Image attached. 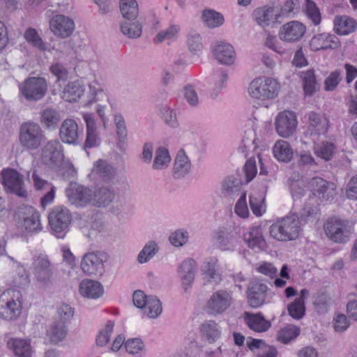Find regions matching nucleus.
I'll return each instance as SVG.
<instances>
[{
    "instance_id": "obj_1",
    "label": "nucleus",
    "mask_w": 357,
    "mask_h": 357,
    "mask_svg": "<svg viewBox=\"0 0 357 357\" xmlns=\"http://www.w3.org/2000/svg\"><path fill=\"white\" fill-rule=\"evenodd\" d=\"M300 220L296 214L281 218L269 228L270 235L280 241H292L298 238L301 231Z\"/></svg>"
},
{
    "instance_id": "obj_2",
    "label": "nucleus",
    "mask_w": 357,
    "mask_h": 357,
    "mask_svg": "<svg viewBox=\"0 0 357 357\" xmlns=\"http://www.w3.org/2000/svg\"><path fill=\"white\" fill-rule=\"evenodd\" d=\"M22 295L19 290L8 289L0 295V318L17 319L22 313Z\"/></svg>"
},
{
    "instance_id": "obj_3",
    "label": "nucleus",
    "mask_w": 357,
    "mask_h": 357,
    "mask_svg": "<svg viewBox=\"0 0 357 357\" xmlns=\"http://www.w3.org/2000/svg\"><path fill=\"white\" fill-rule=\"evenodd\" d=\"M45 139V132L37 123L28 121L20 126L19 142L23 149L28 151L37 150Z\"/></svg>"
},
{
    "instance_id": "obj_4",
    "label": "nucleus",
    "mask_w": 357,
    "mask_h": 357,
    "mask_svg": "<svg viewBox=\"0 0 357 357\" xmlns=\"http://www.w3.org/2000/svg\"><path fill=\"white\" fill-rule=\"evenodd\" d=\"M278 82L270 77H260L252 80L248 87L250 96L255 100L264 101L275 98L279 92Z\"/></svg>"
},
{
    "instance_id": "obj_5",
    "label": "nucleus",
    "mask_w": 357,
    "mask_h": 357,
    "mask_svg": "<svg viewBox=\"0 0 357 357\" xmlns=\"http://www.w3.org/2000/svg\"><path fill=\"white\" fill-rule=\"evenodd\" d=\"M32 272L40 287H49L53 280L54 266L46 255L39 254L33 257Z\"/></svg>"
},
{
    "instance_id": "obj_6",
    "label": "nucleus",
    "mask_w": 357,
    "mask_h": 357,
    "mask_svg": "<svg viewBox=\"0 0 357 357\" xmlns=\"http://www.w3.org/2000/svg\"><path fill=\"white\" fill-rule=\"evenodd\" d=\"M48 220L52 234L56 238H62L68 230L72 215L67 207L56 206L49 213Z\"/></svg>"
},
{
    "instance_id": "obj_7",
    "label": "nucleus",
    "mask_w": 357,
    "mask_h": 357,
    "mask_svg": "<svg viewBox=\"0 0 357 357\" xmlns=\"http://www.w3.org/2000/svg\"><path fill=\"white\" fill-rule=\"evenodd\" d=\"M326 236L335 243H345L349 241L352 234L349 222L337 217L326 220L324 225Z\"/></svg>"
},
{
    "instance_id": "obj_8",
    "label": "nucleus",
    "mask_w": 357,
    "mask_h": 357,
    "mask_svg": "<svg viewBox=\"0 0 357 357\" xmlns=\"http://www.w3.org/2000/svg\"><path fill=\"white\" fill-rule=\"evenodd\" d=\"M20 91L24 98L29 101L41 100L47 91V83L41 77H30L19 85Z\"/></svg>"
},
{
    "instance_id": "obj_9",
    "label": "nucleus",
    "mask_w": 357,
    "mask_h": 357,
    "mask_svg": "<svg viewBox=\"0 0 357 357\" xmlns=\"http://www.w3.org/2000/svg\"><path fill=\"white\" fill-rule=\"evenodd\" d=\"M108 255L103 251H91L82 257L80 267L82 271L89 275L102 274L104 264L108 260Z\"/></svg>"
},
{
    "instance_id": "obj_10",
    "label": "nucleus",
    "mask_w": 357,
    "mask_h": 357,
    "mask_svg": "<svg viewBox=\"0 0 357 357\" xmlns=\"http://www.w3.org/2000/svg\"><path fill=\"white\" fill-rule=\"evenodd\" d=\"M63 158V146L58 139L48 141L41 149V162L49 168L59 167Z\"/></svg>"
},
{
    "instance_id": "obj_11",
    "label": "nucleus",
    "mask_w": 357,
    "mask_h": 357,
    "mask_svg": "<svg viewBox=\"0 0 357 357\" xmlns=\"http://www.w3.org/2000/svg\"><path fill=\"white\" fill-rule=\"evenodd\" d=\"M308 126L305 135L313 143L319 141L321 137H326L329 120L324 116L314 112H310L308 114Z\"/></svg>"
},
{
    "instance_id": "obj_12",
    "label": "nucleus",
    "mask_w": 357,
    "mask_h": 357,
    "mask_svg": "<svg viewBox=\"0 0 357 357\" xmlns=\"http://www.w3.org/2000/svg\"><path fill=\"white\" fill-rule=\"evenodd\" d=\"M2 185L6 192L15 194L20 197H26V190L24 189L23 175L17 170L8 168L1 172Z\"/></svg>"
},
{
    "instance_id": "obj_13",
    "label": "nucleus",
    "mask_w": 357,
    "mask_h": 357,
    "mask_svg": "<svg viewBox=\"0 0 357 357\" xmlns=\"http://www.w3.org/2000/svg\"><path fill=\"white\" fill-rule=\"evenodd\" d=\"M18 215L22 220V227L28 233H38L43 229L40 223V215L36 208L31 206L19 208Z\"/></svg>"
},
{
    "instance_id": "obj_14",
    "label": "nucleus",
    "mask_w": 357,
    "mask_h": 357,
    "mask_svg": "<svg viewBox=\"0 0 357 357\" xmlns=\"http://www.w3.org/2000/svg\"><path fill=\"white\" fill-rule=\"evenodd\" d=\"M66 194L70 203L77 207L92 205V190L87 187L71 184L66 189Z\"/></svg>"
},
{
    "instance_id": "obj_15",
    "label": "nucleus",
    "mask_w": 357,
    "mask_h": 357,
    "mask_svg": "<svg viewBox=\"0 0 357 357\" xmlns=\"http://www.w3.org/2000/svg\"><path fill=\"white\" fill-rule=\"evenodd\" d=\"M310 188L313 197H317L323 201L332 200L336 195L335 185L332 182H328L321 177L312 178L310 183Z\"/></svg>"
},
{
    "instance_id": "obj_16",
    "label": "nucleus",
    "mask_w": 357,
    "mask_h": 357,
    "mask_svg": "<svg viewBox=\"0 0 357 357\" xmlns=\"http://www.w3.org/2000/svg\"><path fill=\"white\" fill-rule=\"evenodd\" d=\"M306 32L305 26L301 22L294 20L283 24L278 33L280 39L286 43L300 40Z\"/></svg>"
},
{
    "instance_id": "obj_17",
    "label": "nucleus",
    "mask_w": 357,
    "mask_h": 357,
    "mask_svg": "<svg viewBox=\"0 0 357 357\" xmlns=\"http://www.w3.org/2000/svg\"><path fill=\"white\" fill-rule=\"evenodd\" d=\"M50 29L56 36L65 38L73 33L75 23L69 17L56 15L50 20Z\"/></svg>"
},
{
    "instance_id": "obj_18",
    "label": "nucleus",
    "mask_w": 357,
    "mask_h": 357,
    "mask_svg": "<svg viewBox=\"0 0 357 357\" xmlns=\"http://www.w3.org/2000/svg\"><path fill=\"white\" fill-rule=\"evenodd\" d=\"M268 291L267 286L257 280L252 281L247 289L248 305L252 308H258L264 303Z\"/></svg>"
},
{
    "instance_id": "obj_19",
    "label": "nucleus",
    "mask_w": 357,
    "mask_h": 357,
    "mask_svg": "<svg viewBox=\"0 0 357 357\" xmlns=\"http://www.w3.org/2000/svg\"><path fill=\"white\" fill-rule=\"evenodd\" d=\"M297 126V119L294 113L289 111L280 112L275 120V128L278 133L283 137L291 135Z\"/></svg>"
},
{
    "instance_id": "obj_20",
    "label": "nucleus",
    "mask_w": 357,
    "mask_h": 357,
    "mask_svg": "<svg viewBox=\"0 0 357 357\" xmlns=\"http://www.w3.org/2000/svg\"><path fill=\"white\" fill-rule=\"evenodd\" d=\"M231 294L225 290L214 292L207 303V307L213 314L223 313L231 303Z\"/></svg>"
},
{
    "instance_id": "obj_21",
    "label": "nucleus",
    "mask_w": 357,
    "mask_h": 357,
    "mask_svg": "<svg viewBox=\"0 0 357 357\" xmlns=\"http://www.w3.org/2000/svg\"><path fill=\"white\" fill-rule=\"evenodd\" d=\"M196 271V261L192 259H186L179 265L177 273L181 279L182 287L185 292L192 287Z\"/></svg>"
},
{
    "instance_id": "obj_22",
    "label": "nucleus",
    "mask_w": 357,
    "mask_h": 357,
    "mask_svg": "<svg viewBox=\"0 0 357 357\" xmlns=\"http://www.w3.org/2000/svg\"><path fill=\"white\" fill-rule=\"evenodd\" d=\"M236 231L234 227L229 225L218 229L214 236V241L222 250L233 249L236 240Z\"/></svg>"
},
{
    "instance_id": "obj_23",
    "label": "nucleus",
    "mask_w": 357,
    "mask_h": 357,
    "mask_svg": "<svg viewBox=\"0 0 357 357\" xmlns=\"http://www.w3.org/2000/svg\"><path fill=\"white\" fill-rule=\"evenodd\" d=\"M310 45L313 51L335 49L340 45L337 37L328 33L317 34L312 37Z\"/></svg>"
},
{
    "instance_id": "obj_24",
    "label": "nucleus",
    "mask_w": 357,
    "mask_h": 357,
    "mask_svg": "<svg viewBox=\"0 0 357 357\" xmlns=\"http://www.w3.org/2000/svg\"><path fill=\"white\" fill-rule=\"evenodd\" d=\"M59 137L66 144H76L79 138L78 126L72 119H65L60 126Z\"/></svg>"
},
{
    "instance_id": "obj_25",
    "label": "nucleus",
    "mask_w": 357,
    "mask_h": 357,
    "mask_svg": "<svg viewBox=\"0 0 357 357\" xmlns=\"http://www.w3.org/2000/svg\"><path fill=\"white\" fill-rule=\"evenodd\" d=\"M7 346L15 357H32L33 349L29 338L12 337L8 340Z\"/></svg>"
},
{
    "instance_id": "obj_26",
    "label": "nucleus",
    "mask_w": 357,
    "mask_h": 357,
    "mask_svg": "<svg viewBox=\"0 0 357 357\" xmlns=\"http://www.w3.org/2000/svg\"><path fill=\"white\" fill-rule=\"evenodd\" d=\"M243 317L249 328L258 333L266 332L271 326V321L266 319L260 312L251 313L245 312Z\"/></svg>"
},
{
    "instance_id": "obj_27",
    "label": "nucleus",
    "mask_w": 357,
    "mask_h": 357,
    "mask_svg": "<svg viewBox=\"0 0 357 357\" xmlns=\"http://www.w3.org/2000/svg\"><path fill=\"white\" fill-rule=\"evenodd\" d=\"M115 197L114 190L109 185H103L92 190V205L98 208L110 204Z\"/></svg>"
},
{
    "instance_id": "obj_28",
    "label": "nucleus",
    "mask_w": 357,
    "mask_h": 357,
    "mask_svg": "<svg viewBox=\"0 0 357 357\" xmlns=\"http://www.w3.org/2000/svg\"><path fill=\"white\" fill-rule=\"evenodd\" d=\"M213 53L215 59L222 64L231 65L235 59V51L229 43H220L213 48Z\"/></svg>"
},
{
    "instance_id": "obj_29",
    "label": "nucleus",
    "mask_w": 357,
    "mask_h": 357,
    "mask_svg": "<svg viewBox=\"0 0 357 357\" xmlns=\"http://www.w3.org/2000/svg\"><path fill=\"white\" fill-rule=\"evenodd\" d=\"M79 292L84 297L96 299L102 296L104 289L98 281L85 279L79 284Z\"/></svg>"
},
{
    "instance_id": "obj_30",
    "label": "nucleus",
    "mask_w": 357,
    "mask_h": 357,
    "mask_svg": "<svg viewBox=\"0 0 357 357\" xmlns=\"http://www.w3.org/2000/svg\"><path fill=\"white\" fill-rule=\"evenodd\" d=\"M83 117L86 126V137L84 147L91 149L98 146L100 139L97 132L95 120L90 114H85Z\"/></svg>"
},
{
    "instance_id": "obj_31",
    "label": "nucleus",
    "mask_w": 357,
    "mask_h": 357,
    "mask_svg": "<svg viewBox=\"0 0 357 357\" xmlns=\"http://www.w3.org/2000/svg\"><path fill=\"white\" fill-rule=\"evenodd\" d=\"M191 163L183 149H180L175 158L174 165V176L181 178L186 176L190 171Z\"/></svg>"
},
{
    "instance_id": "obj_32",
    "label": "nucleus",
    "mask_w": 357,
    "mask_h": 357,
    "mask_svg": "<svg viewBox=\"0 0 357 357\" xmlns=\"http://www.w3.org/2000/svg\"><path fill=\"white\" fill-rule=\"evenodd\" d=\"M61 120L60 113L56 109L47 107L40 113V123L46 130H56Z\"/></svg>"
},
{
    "instance_id": "obj_33",
    "label": "nucleus",
    "mask_w": 357,
    "mask_h": 357,
    "mask_svg": "<svg viewBox=\"0 0 357 357\" xmlns=\"http://www.w3.org/2000/svg\"><path fill=\"white\" fill-rule=\"evenodd\" d=\"M304 93L306 96H312L319 89V84L317 81L314 70H308L300 73Z\"/></svg>"
},
{
    "instance_id": "obj_34",
    "label": "nucleus",
    "mask_w": 357,
    "mask_h": 357,
    "mask_svg": "<svg viewBox=\"0 0 357 357\" xmlns=\"http://www.w3.org/2000/svg\"><path fill=\"white\" fill-rule=\"evenodd\" d=\"M243 239L248 247L252 249L260 250L265 245V240L260 227H251L249 231L244 234Z\"/></svg>"
},
{
    "instance_id": "obj_35",
    "label": "nucleus",
    "mask_w": 357,
    "mask_h": 357,
    "mask_svg": "<svg viewBox=\"0 0 357 357\" xmlns=\"http://www.w3.org/2000/svg\"><path fill=\"white\" fill-rule=\"evenodd\" d=\"M319 208L315 197H310L300 211L299 220L305 223L313 222L319 216Z\"/></svg>"
},
{
    "instance_id": "obj_36",
    "label": "nucleus",
    "mask_w": 357,
    "mask_h": 357,
    "mask_svg": "<svg viewBox=\"0 0 357 357\" xmlns=\"http://www.w3.org/2000/svg\"><path fill=\"white\" fill-rule=\"evenodd\" d=\"M91 174L109 181L114 178L115 169L107 161L100 159L94 163Z\"/></svg>"
},
{
    "instance_id": "obj_37",
    "label": "nucleus",
    "mask_w": 357,
    "mask_h": 357,
    "mask_svg": "<svg viewBox=\"0 0 357 357\" xmlns=\"http://www.w3.org/2000/svg\"><path fill=\"white\" fill-rule=\"evenodd\" d=\"M356 28V21L347 16H337L334 20V30L338 35H348Z\"/></svg>"
},
{
    "instance_id": "obj_38",
    "label": "nucleus",
    "mask_w": 357,
    "mask_h": 357,
    "mask_svg": "<svg viewBox=\"0 0 357 357\" xmlns=\"http://www.w3.org/2000/svg\"><path fill=\"white\" fill-rule=\"evenodd\" d=\"M84 91V86L79 82H71L64 87L61 97L66 101L75 102L80 98Z\"/></svg>"
},
{
    "instance_id": "obj_39",
    "label": "nucleus",
    "mask_w": 357,
    "mask_h": 357,
    "mask_svg": "<svg viewBox=\"0 0 357 357\" xmlns=\"http://www.w3.org/2000/svg\"><path fill=\"white\" fill-rule=\"evenodd\" d=\"M313 150L317 157L325 161H329L334 156L336 147L335 144L331 142L322 141L321 143H318V142L314 143Z\"/></svg>"
},
{
    "instance_id": "obj_40",
    "label": "nucleus",
    "mask_w": 357,
    "mask_h": 357,
    "mask_svg": "<svg viewBox=\"0 0 357 357\" xmlns=\"http://www.w3.org/2000/svg\"><path fill=\"white\" fill-rule=\"evenodd\" d=\"M274 156L282 162H289L293 157V150L289 144L284 140H278L273 149Z\"/></svg>"
},
{
    "instance_id": "obj_41",
    "label": "nucleus",
    "mask_w": 357,
    "mask_h": 357,
    "mask_svg": "<svg viewBox=\"0 0 357 357\" xmlns=\"http://www.w3.org/2000/svg\"><path fill=\"white\" fill-rule=\"evenodd\" d=\"M200 331L210 343L215 342L221 333L218 324L213 320L204 321L200 326Z\"/></svg>"
},
{
    "instance_id": "obj_42",
    "label": "nucleus",
    "mask_w": 357,
    "mask_h": 357,
    "mask_svg": "<svg viewBox=\"0 0 357 357\" xmlns=\"http://www.w3.org/2000/svg\"><path fill=\"white\" fill-rule=\"evenodd\" d=\"M120 11L123 20H136L139 13L137 2L136 0H121Z\"/></svg>"
},
{
    "instance_id": "obj_43",
    "label": "nucleus",
    "mask_w": 357,
    "mask_h": 357,
    "mask_svg": "<svg viewBox=\"0 0 357 357\" xmlns=\"http://www.w3.org/2000/svg\"><path fill=\"white\" fill-rule=\"evenodd\" d=\"M142 24L136 20H123L121 24V32L130 38H139L142 34Z\"/></svg>"
},
{
    "instance_id": "obj_44",
    "label": "nucleus",
    "mask_w": 357,
    "mask_h": 357,
    "mask_svg": "<svg viewBox=\"0 0 357 357\" xmlns=\"http://www.w3.org/2000/svg\"><path fill=\"white\" fill-rule=\"evenodd\" d=\"M171 161L168 150L160 146L155 151V156L153 160L152 167L155 170H162L166 169Z\"/></svg>"
},
{
    "instance_id": "obj_45",
    "label": "nucleus",
    "mask_w": 357,
    "mask_h": 357,
    "mask_svg": "<svg viewBox=\"0 0 357 357\" xmlns=\"http://www.w3.org/2000/svg\"><path fill=\"white\" fill-rule=\"evenodd\" d=\"M67 334L66 324L61 321L54 322L47 332V335L52 343H58L63 340Z\"/></svg>"
},
{
    "instance_id": "obj_46",
    "label": "nucleus",
    "mask_w": 357,
    "mask_h": 357,
    "mask_svg": "<svg viewBox=\"0 0 357 357\" xmlns=\"http://www.w3.org/2000/svg\"><path fill=\"white\" fill-rule=\"evenodd\" d=\"M202 18L203 22L209 28H216L224 23L223 15L213 10H204L202 12Z\"/></svg>"
},
{
    "instance_id": "obj_47",
    "label": "nucleus",
    "mask_w": 357,
    "mask_h": 357,
    "mask_svg": "<svg viewBox=\"0 0 357 357\" xmlns=\"http://www.w3.org/2000/svg\"><path fill=\"white\" fill-rule=\"evenodd\" d=\"M300 334V328L294 325H287L280 330L278 340L284 344L295 340Z\"/></svg>"
},
{
    "instance_id": "obj_48",
    "label": "nucleus",
    "mask_w": 357,
    "mask_h": 357,
    "mask_svg": "<svg viewBox=\"0 0 357 357\" xmlns=\"http://www.w3.org/2000/svg\"><path fill=\"white\" fill-rule=\"evenodd\" d=\"M217 261V259H211L204 266V273L207 281L209 282L218 283L222 280Z\"/></svg>"
},
{
    "instance_id": "obj_49",
    "label": "nucleus",
    "mask_w": 357,
    "mask_h": 357,
    "mask_svg": "<svg viewBox=\"0 0 357 357\" xmlns=\"http://www.w3.org/2000/svg\"><path fill=\"white\" fill-rule=\"evenodd\" d=\"M158 250L159 248L155 241H149L139 252L137 256L138 262L140 264L146 263L155 255Z\"/></svg>"
},
{
    "instance_id": "obj_50",
    "label": "nucleus",
    "mask_w": 357,
    "mask_h": 357,
    "mask_svg": "<svg viewBox=\"0 0 357 357\" xmlns=\"http://www.w3.org/2000/svg\"><path fill=\"white\" fill-rule=\"evenodd\" d=\"M305 13L308 20L314 25L320 24L321 15L317 4L312 0H305Z\"/></svg>"
},
{
    "instance_id": "obj_51",
    "label": "nucleus",
    "mask_w": 357,
    "mask_h": 357,
    "mask_svg": "<svg viewBox=\"0 0 357 357\" xmlns=\"http://www.w3.org/2000/svg\"><path fill=\"white\" fill-rule=\"evenodd\" d=\"M241 190V181L233 177H227L222 181V191L225 196L238 195Z\"/></svg>"
},
{
    "instance_id": "obj_52",
    "label": "nucleus",
    "mask_w": 357,
    "mask_h": 357,
    "mask_svg": "<svg viewBox=\"0 0 357 357\" xmlns=\"http://www.w3.org/2000/svg\"><path fill=\"white\" fill-rule=\"evenodd\" d=\"M24 37L29 44L38 50L40 51L46 50V45L35 29H27L24 33Z\"/></svg>"
},
{
    "instance_id": "obj_53",
    "label": "nucleus",
    "mask_w": 357,
    "mask_h": 357,
    "mask_svg": "<svg viewBox=\"0 0 357 357\" xmlns=\"http://www.w3.org/2000/svg\"><path fill=\"white\" fill-rule=\"evenodd\" d=\"M144 310L149 317L156 318L162 312V303L156 296H149L147 304Z\"/></svg>"
},
{
    "instance_id": "obj_54",
    "label": "nucleus",
    "mask_w": 357,
    "mask_h": 357,
    "mask_svg": "<svg viewBox=\"0 0 357 357\" xmlns=\"http://www.w3.org/2000/svg\"><path fill=\"white\" fill-rule=\"evenodd\" d=\"M273 11L274 10L271 7L259 8L254 12L255 19L260 26H266L268 25L273 15Z\"/></svg>"
},
{
    "instance_id": "obj_55",
    "label": "nucleus",
    "mask_w": 357,
    "mask_h": 357,
    "mask_svg": "<svg viewBox=\"0 0 357 357\" xmlns=\"http://www.w3.org/2000/svg\"><path fill=\"white\" fill-rule=\"evenodd\" d=\"M114 326V323L109 321L105 327L99 331L96 337V344L98 347H105L108 344L111 335L113 333Z\"/></svg>"
},
{
    "instance_id": "obj_56",
    "label": "nucleus",
    "mask_w": 357,
    "mask_h": 357,
    "mask_svg": "<svg viewBox=\"0 0 357 357\" xmlns=\"http://www.w3.org/2000/svg\"><path fill=\"white\" fill-rule=\"evenodd\" d=\"M160 114L165 123L172 128L178 126V123L177 120L176 111L170 109L166 106H163L160 109Z\"/></svg>"
},
{
    "instance_id": "obj_57",
    "label": "nucleus",
    "mask_w": 357,
    "mask_h": 357,
    "mask_svg": "<svg viewBox=\"0 0 357 357\" xmlns=\"http://www.w3.org/2000/svg\"><path fill=\"white\" fill-rule=\"evenodd\" d=\"M289 314L294 319L299 320L302 319L305 314V303H301L299 301L294 300L289 303L287 307Z\"/></svg>"
},
{
    "instance_id": "obj_58",
    "label": "nucleus",
    "mask_w": 357,
    "mask_h": 357,
    "mask_svg": "<svg viewBox=\"0 0 357 357\" xmlns=\"http://www.w3.org/2000/svg\"><path fill=\"white\" fill-rule=\"evenodd\" d=\"M342 79V73L336 70L330 73L324 81V89L326 91H334Z\"/></svg>"
},
{
    "instance_id": "obj_59",
    "label": "nucleus",
    "mask_w": 357,
    "mask_h": 357,
    "mask_svg": "<svg viewBox=\"0 0 357 357\" xmlns=\"http://www.w3.org/2000/svg\"><path fill=\"white\" fill-rule=\"evenodd\" d=\"M188 46L192 52H197L202 50L203 44L200 35L195 31L189 33L188 40Z\"/></svg>"
},
{
    "instance_id": "obj_60",
    "label": "nucleus",
    "mask_w": 357,
    "mask_h": 357,
    "mask_svg": "<svg viewBox=\"0 0 357 357\" xmlns=\"http://www.w3.org/2000/svg\"><path fill=\"white\" fill-rule=\"evenodd\" d=\"M126 351L131 354H139L144 351V344L141 339H129L125 342Z\"/></svg>"
},
{
    "instance_id": "obj_61",
    "label": "nucleus",
    "mask_w": 357,
    "mask_h": 357,
    "mask_svg": "<svg viewBox=\"0 0 357 357\" xmlns=\"http://www.w3.org/2000/svg\"><path fill=\"white\" fill-rule=\"evenodd\" d=\"M250 206L252 213L257 216H261L265 211L264 198L255 195L250 196Z\"/></svg>"
},
{
    "instance_id": "obj_62",
    "label": "nucleus",
    "mask_w": 357,
    "mask_h": 357,
    "mask_svg": "<svg viewBox=\"0 0 357 357\" xmlns=\"http://www.w3.org/2000/svg\"><path fill=\"white\" fill-rule=\"evenodd\" d=\"M179 27L176 25H172L167 29L160 31L154 38L155 43H160L165 39L172 38L178 31Z\"/></svg>"
},
{
    "instance_id": "obj_63",
    "label": "nucleus",
    "mask_w": 357,
    "mask_h": 357,
    "mask_svg": "<svg viewBox=\"0 0 357 357\" xmlns=\"http://www.w3.org/2000/svg\"><path fill=\"white\" fill-rule=\"evenodd\" d=\"M188 238V232L183 230H176L169 236V241L175 246H182Z\"/></svg>"
},
{
    "instance_id": "obj_64",
    "label": "nucleus",
    "mask_w": 357,
    "mask_h": 357,
    "mask_svg": "<svg viewBox=\"0 0 357 357\" xmlns=\"http://www.w3.org/2000/svg\"><path fill=\"white\" fill-rule=\"evenodd\" d=\"M50 70L51 73L56 77L58 81H66L68 77V70L60 63L52 64Z\"/></svg>"
}]
</instances>
